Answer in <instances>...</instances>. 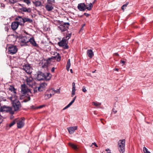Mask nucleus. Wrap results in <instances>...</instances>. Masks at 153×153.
<instances>
[{
    "mask_svg": "<svg viewBox=\"0 0 153 153\" xmlns=\"http://www.w3.org/2000/svg\"><path fill=\"white\" fill-rule=\"evenodd\" d=\"M7 99L11 101L14 111H18L21 107V105L17 96L15 95H12L10 97H8Z\"/></svg>",
    "mask_w": 153,
    "mask_h": 153,
    "instance_id": "obj_1",
    "label": "nucleus"
},
{
    "mask_svg": "<svg viewBox=\"0 0 153 153\" xmlns=\"http://www.w3.org/2000/svg\"><path fill=\"white\" fill-rule=\"evenodd\" d=\"M125 139H123L119 140L118 142V149L120 153H123L125 152Z\"/></svg>",
    "mask_w": 153,
    "mask_h": 153,
    "instance_id": "obj_2",
    "label": "nucleus"
},
{
    "mask_svg": "<svg viewBox=\"0 0 153 153\" xmlns=\"http://www.w3.org/2000/svg\"><path fill=\"white\" fill-rule=\"evenodd\" d=\"M0 111L2 112H5L7 113H9L10 114H14V111L13 110L12 108L11 107L7 106L5 105L1 107Z\"/></svg>",
    "mask_w": 153,
    "mask_h": 153,
    "instance_id": "obj_3",
    "label": "nucleus"
},
{
    "mask_svg": "<svg viewBox=\"0 0 153 153\" xmlns=\"http://www.w3.org/2000/svg\"><path fill=\"white\" fill-rule=\"evenodd\" d=\"M29 38L26 36H22L19 39V42L22 46H26L28 45L27 43L29 42Z\"/></svg>",
    "mask_w": 153,
    "mask_h": 153,
    "instance_id": "obj_4",
    "label": "nucleus"
},
{
    "mask_svg": "<svg viewBox=\"0 0 153 153\" xmlns=\"http://www.w3.org/2000/svg\"><path fill=\"white\" fill-rule=\"evenodd\" d=\"M8 50L9 53L13 55L15 54L17 52L18 49L16 46L10 45L8 47Z\"/></svg>",
    "mask_w": 153,
    "mask_h": 153,
    "instance_id": "obj_5",
    "label": "nucleus"
},
{
    "mask_svg": "<svg viewBox=\"0 0 153 153\" xmlns=\"http://www.w3.org/2000/svg\"><path fill=\"white\" fill-rule=\"evenodd\" d=\"M68 42V41L65 39V38H63L62 40L58 42V44L60 46L63 47L64 48L68 49V48L67 45Z\"/></svg>",
    "mask_w": 153,
    "mask_h": 153,
    "instance_id": "obj_6",
    "label": "nucleus"
},
{
    "mask_svg": "<svg viewBox=\"0 0 153 153\" xmlns=\"http://www.w3.org/2000/svg\"><path fill=\"white\" fill-rule=\"evenodd\" d=\"M30 92V90L27 88V86L25 84L22 85H21V92L22 94H25Z\"/></svg>",
    "mask_w": 153,
    "mask_h": 153,
    "instance_id": "obj_7",
    "label": "nucleus"
},
{
    "mask_svg": "<svg viewBox=\"0 0 153 153\" xmlns=\"http://www.w3.org/2000/svg\"><path fill=\"white\" fill-rule=\"evenodd\" d=\"M23 69L28 74H30L32 72V68L29 64H26L24 65Z\"/></svg>",
    "mask_w": 153,
    "mask_h": 153,
    "instance_id": "obj_8",
    "label": "nucleus"
},
{
    "mask_svg": "<svg viewBox=\"0 0 153 153\" xmlns=\"http://www.w3.org/2000/svg\"><path fill=\"white\" fill-rule=\"evenodd\" d=\"M69 25L68 23H64L63 25L58 26V28L61 30L62 32H64L67 30Z\"/></svg>",
    "mask_w": 153,
    "mask_h": 153,
    "instance_id": "obj_9",
    "label": "nucleus"
},
{
    "mask_svg": "<svg viewBox=\"0 0 153 153\" xmlns=\"http://www.w3.org/2000/svg\"><path fill=\"white\" fill-rule=\"evenodd\" d=\"M16 20L19 25H24V18H22V17L18 16L16 18Z\"/></svg>",
    "mask_w": 153,
    "mask_h": 153,
    "instance_id": "obj_10",
    "label": "nucleus"
},
{
    "mask_svg": "<svg viewBox=\"0 0 153 153\" xmlns=\"http://www.w3.org/2000/svg\"><path fill=\"white\" fill-rule=\"evenodd\" d=\"M26 82L27 84L30 87H32L33 85L34 81L33 80V79L32 77H27L26 79Z\"/></svg>",
    "mask_w": 153,
    "mask_h": 153,
    "instance_id": "obj_11",
    "label": "nucleus"
},
{
    "mask_svg": "<svg viewBox=\"0 0 153 153\" xmlns=\"http://www.w3.org/2000/svg\"><path fill=\"white\" fill-rule=\"evenodd\" d=\"M24 119L22 118L19 120L17 123V126L18 128H20L23 127L24 125Z\"/></svg>",
    "mask_w": 153,
    "mask_h": 153,
    "instance_id": "obj_12",
    "label": "nucleus"
},
{
    "mask_svg": "<svg viewBox=\"0 0 153 153\" xmlns=\"http://www.w3.org/2000/svg\"><path fill=\"white\" fill-rule=\"evenodd\" d=\"M47 84L45 82L41 83L39 86L38 88V90L39 91H42L45 90Z\"/></svg>",
    "mask_w": 153,
    "mask_h": 153,
    "instance_id": "obj_13",
    "label": "nucleus"
},
{
    "mask_svg": "<svg viewBox=\"0 0 153 153\" xmlns=\"http://www.w3.org/2000/svg\"><path fill=\"white\" fill-rule=\"evenodd\" d=\"M78 8L81 11H84L86 9V5L84 3H81L78 4Z\"/></svg>",
    "mask_w": 153,
    "mask_h": 153,
    "instance_id": "obj_14",
    "label": "nucleus"
},
{
    "mask_svg": "<svg viewBox=\"0 0 153 153\" xmlns=\"http://www.w3.org/2000/svg\"><path fill=\"white\" fill-rule=\"evenodd\" d=\"M45 76L44 74L42 72H39L37 74V79L39 81L42 80L44 79Z\"/></svg>",
    "mask_w": 153,
    "mask_h": 153,
    "instance_id": "obj_15",
    "label": "nucleus"
},
{
    "mask_svg": "<svg viewBox=\"0 0 153 153\" xmlns=\"http://www.w3.org/2000/svg\"><path fill=\"white\" fill-rule=\"evenodd\" d=\"M77 129V126H73L67 128L69 133L70 134H73L74 132Z\"/></svg>",
    "mask_w": 153,
    "mask_h": 153,
    "instance_id": "obj_16",
    "label": "nucleus"
},
{
    "mask_svg": "<svg viewBox=\"0 0 153 153\" xmlns=\"http://www.w3.org/2000/svg\"><path fill=\"white\" fill-rule=\"evenodd\" d=\"M19 25L16 22H13L12 23L11 27L13 30H15L17 28Z\"/></svg>",
    "mask_w": 153,
    "mask_h": 153,
    "instance_id": "obj_17",
    "label": "nucleus"
},
{
    "mask_svg": "<svg viewBox=\"0 0 153 153\" xmlns=\"http://www.w3.org/2000/svg\"><path fill=\"white\" fill-rule=\"evenodd\" d=\"M9 91H10L11 92H12L13 94L12 95H16V89H15L13 86L10 85V86L8 88Z\"/></svg>",
    "mask_w": 153,
    "mask_h": 153,
    "instance_id": "obj_18",
    "label": "nucleus"
},
{
    "mask_svg": "<svg viewBox=\"0 0 153 153\" xmlns=\"http://www.w3.org/2000/svg\"><path fill=\"white\" fill-rule=\"evenodd\" d=\"M29 42H30V43L34 46L37 47L38 45L36 44L34 39L32 38H29Z\"/></svg>",
    "mask_w": 153,
    "mask_h": 153,
    "instance_id": "obj_19",
    "label": "nucleus"
},
{
    "mask_svg": "<svg viewBox=\"0 0 153 153\" xmlns=\"http://www.w3.org/2000/svg\"><path fill=\"white\" fill-rule=\"evenodd\" d=\"M21 10L24 12H27L28 13H30L31 11V9L30 8H27L25 7H22L21 8Z\"/></svg>",
    "mask_w": 153,
    "mask_h": 153,
    "instance_id": "obj_20",
    "label": "nucleus"
},
{
    "mask_svg": "<svg viewBox=\"0 0 153 153\" xmlns=\"http://www.w3.org/2000/svg\"><path fill=\"white\" fill-rule=\"evenodd\" d=\"M88 55L90 58H91L94 56V53L92 50H88L87 51Z\"/></svg>",
    "mask_w": 153,
    "mask_h": 153,
    "instance_id": "obj_21",
    "label": "nucleus"
},
{
    "mask_svg": "<svg viewBox=\"0 0 153 153\" xmlns=\"http://www.w3.org/2000/svg\"><path fill=\"white\" fill-rule=\"evenodd\" d=\"M44 74L45 76L44 77V79L47 81L49 80L51 77V74H50L48 73H45Z\"/></svg>",
    "mask_w": 153,
    "mask_h": 153,
    "instance_id": "obj_22",
    "label": "nucleus"
},
{
    "mask_svg": "<svg viewBox=\"0 0 153 153\" xmlns=\"http://www.w3.org/2000/svg\"><path fill=\"white\" fill-rule=\"evenodd\" d=\"M56 56L54 57L56 59V60L58 61H59L61 60V57L60 56L59 53H56Z\"/></svg>",
    "mask_w": 153,
    "mask_h": 153,
    "instance_id": "obj_23",
    "label": "nucleus"
},
{
    "mask_svg": "<svg viewBox=\"0 0 153 153\" xmlns=\"http://www.w3.org/2000/svg\"><path fill=\"white\" fill-rule=\"evenodd\" d=\"M45 8L48 11H50L53 8V7L52 6L48 4L46 5Z\"/></svg>",
    "mask_w": 153,
    "mask_h": 153,
    "instance_id": "obj_24",
    "label": "nucleus"
},
{
    "mask_svg": "<svg viewBox=\"0 0 153 153\" xmlns=\"http://www.w3.org/2000/svg\"><path fill=\"white\" fill-rule=\"evenodd\" d=\"M71 61L70 59H68L67 62V64L66 65V69L68 71H69L70 67L71 66Z\"/></svg>",
    "mask_w": 153,
    "mask_h": 153,
    "instance_id": "obj_25",
    "label": "nucleus"
},
{
    "mask_svg": "<svg viewBox=\"0 0 153 153\" xmlns=\"http://www.w3.org/2000/svg\"><path fill=\"white\" fill-rule=\"evenodd\" d=\"M24 23L26 22L29 23H32L33 22L32 20L28 18H24Z\"/></svg>",
    "mask_w": 153,
    "mask_h": 153,
    "instance_id": "obj_26",
    "label": "nucleus"
},
{
    "mask_svg": "<svg viewBox=\"0 0 153 153\" xmlns=\"http://www.w3.org/2000/svg\"><path fill=\"white\" fill-rule=\"evenodd\" d=\"M69 146L71 147L73 149H77V147L73 143H69Z\"/></svg>",
    "mask_w": 153,
    "mask_h": 153,
    "instance_id": "obj_27",
    "label": "nucleus"
},
{
    "mask_svg": "<svg viewBox=\"0 0 153 153\" xmlns=\"http://www.w3.org/2000/svg\"><path fill=\"white\" fill-rule=\"evenodd\" d=\"M17 119H15L13 121L11 122L9 125V126L10 127H11L13 125H14L17 122Z\"/></svg>",
    "mask_w": 153,
    "mask_h": 153,
    "instance_id": "obj_28",
    "label": "nucleus"
},
{
    "mask_svg": "<svg viewBox=\"0 0 153 153\" xmlns=\"http://www.w3.org/2000/svg\"><path fill=\"white\" fill-rule=\"evenodd\" d=\"M93 7V5L92 3H90L88 5H87V6L86 7V9H87L88 10H90Z\"/></svg>",
    "mask_w": 153,
    "mask_h": 153,
    "instance_id": "obj_29",
    "label": "nucleus"
},
{
    "mask_svg": "<svg viewBox=\"0 0 153 153\" xmlns=\"http://www.w3.org/2000/svg\"><path fill=\"white\" fill-rule=\"evenodd\" d=\"M51 94H46L44 96L45 99L46 100L49 99L51 97Z\"/></svg>",
    "mask_w": 153,
    "mask_h": 153,
    "instance_id": "obj_30",
    "label": "nucleus"
},
{
    "mask_svg": "<svg viewBox=\"0 0 153 153\" xmlns=\"http://www.w3.org/2000/svg\"><path fill=\"white\" fill-rule=\"evenodd\" d=\"M34 4L36 6L38 7V6H39L41 5V3L40 1H36L34 3Z\"/></svg>",
    "mask_w": 153,
    "mask_h": 153,
    "instance_id": "obj_31",
    "label": "nucleus"
},
{
    "mask_svg": "<svg viewBox=\"0 0 153 153\" xmlns=\"http://www.w3.org/2000/svg\"><path fill=\"white\" fill-rule=\"evenodd\" d=\"M128 4V2H127L125 4H124L121 7V9L123 11H124L125 9L127 6Z\"/></svg>",
    "mask_w": 153,
    "mask_h": 153,
    "instance_id": "obj_32",
    "label": "nucleus"
},
{
    "mask_svg": "<svg viewBox=\"0 0 153 153\" xmlns=\"http://www.w3.org/2000/svg\"><path fill=\"white\" fill-rule=\"evenodd\" d=\"M93 105L96 106H99L101 105V103L93 102H92Z\"/></svg>",
    "mask_w": 153,
    "mask_h": 153,
    "instance_id": "obj_33",
    "label": "nucleus"
},
{
    "mask_svg": "<svg viewBox=\"0 0 153 153\" xmlns=\"http://www.w3.org/2000/svg\"><path fill=\"white\" fill-rule=\"evenodd\" d=\"M143 151L144 153H151L148 151V149L145 147H143Z\"/></svg>",
    "mask_w": 153,
    "mask_h": 153,
    "instance_id": "obj_34",
    "label": "nucleus"
},
{
    "mask_svg": "<svg viewBox=\"0 0 153 153\" xmlns=\"http://www.w3.org/2000/svg\"><path fill=\"white\" fill-rule=\"evenodd\" d=\"M71 33H68V35L66 36L65 37H63V38H65V39L68 41V40L71 37Z\"/></svg>",
    "mask_w": 153,
    "mask_h": 153,
    "instance_id": "obj_35",
    "label": "nucleus"
},
{
    "mask_svg": "<svg viewBox=\"0 0 153 153\" xmlns=\"http://www.w3.org/2000/svg\"><path fill=\"white\" fill-rule=\"evenodd\" d=\"M76 89L72 88V91L71 93V97H73L74 95L75 94Z\"/></svg>",
    "mask_w": 153,
    "mask_h": 153,
    "instance_id": "obj_36",
    "label": "nucleus"
},
{
    "mask_svg": "<svg viewBox=\"0 0 153 153\" xmlns=\"http://www.w3.org/2000/svg\"><path fill=\"white\" fill-rule=\"evenodd\" d=\"M22 1L28 5L30 4V1L29 0H22Z\"/></svg>",
    "mask_w": 153,
    "mask_h": 153,
    "instance_id": "obj_37",
    "label": "nucleus"
},
{
    "mask_svg": "<svg viewBox=\"0 0 153 153\" xmlns=\"http://www.w3.org/2000/svg\"><path fill=\"white\" fill-rule=\"evenodd\" d=\"M30 100V97L29 96H28L27 99H24L23 101L25 102H26Z\"/></svg>",
    "mask_w": 153,
    "mask_h": 153,
    "instance_id": "obj_38",
    "label": "nucleus"
},
{
    "mask_svg": "<svg viewBox=\"0 0 153 153\" xmlns=\"http://www.w3.org/2000/svg\"><path fill=\"white\" fill-rule=\"evenodd\" d=\"M31 108L33 110L37 109V107H36L34 105H32L31 106Z\"/></svg>",
    "mask_w": 153,
    "mask_h": 153,
    "instance_id": "obj_39",
    "label": "nucleus"
},
{
    "mask_svg": "<svg viewBox=\"0 0 153 153\" xmlns=\"http://www.w3.org/2000/svg\"><path fill=\"white\" fill-rule=\"evenodd\" d=\"M53 91H55L56 93H60V91L59 89H57L56 90H54V89L53 88H52L51 89Z\"/></svg>",
    "mask_w": 153,
    "mask_h": 153,
    "instance_id": "obj_40",
    "label": "nucleus"
},
{
    "mask_svg": "<svg viewBox=\"0 0 153 153\" xmlns=\"http://www.w3.org/2000/svg\"><path fill=\"white\" fill-rule=\"evenodd\" d=\"M45 105H40L39 106L37 107V109L42 108L43 107H45Z\"/></svg>",
    "mask_w": 153,
    "mask_h": 153,
    "instance_id": "obj_41",
    "label": "nucleus"
},
{
    "mask_svg": "<svg viewBox=\"0 0 153 153\" xmlns=\"http://www.w3.org/2000/svg\"><path fill=\"white\" fill-rule=\"evenodd\" d=\"M75 82H73L72 83V88L74 89H75Z\"/></svg>",
    "mask_w": 153,
    "mask_h": 153,
    "instance_id": "obj_42",
    "label": "nucleus"
},
{
    "mask_svg": "<svg viewBox=\"0 0 153 153\" xmlns=\"http://www.w3.org/2000/svg\"><path fill=\"white\" fill-rule=\"evenodd\" d=\"M71 105L68 104L67 105L66 107H65L63 109V110H64L67 108L68 107H69Z\"/></svg>",
    "mask_w": 153,
    "mask_h": 153,
    "instance_id": "obj_43",
    "label": "nucleus"
},
{
    "mask_svg": "<svg viewBox=\"0 0 153 153\" xmlns=\"http://www.w3.org/2000/svg\"><path fill=\"white\" fill-rule=\"evenodd\" d=\"M82 91L84 92H85L87 91V90L84 87L83 88H82Z\"/></svg>",
    "mask_w": 153,
    "mask_h": 153,
    "instance_id": "obj_44",
    "label": "nucleus"
},
{
    "mask_svg": "<svg viewBox=\"0 0 153 153\" xmlns=\"http://www.w3.org/2000/svg\"><path fill=\"white\" fill-rule=\"evenodd\" d=\"M17 0H10V1L11 2L14 3L17 2Z\"/></svg>",
    "mask_w": 153,
    "mask_h": 153,
    "instance_id": "obj_45",
    "label": "nucleus"
},
{
    "mask_svg": "<svg viewBox=\"0 0 153 153\" xmlns=\"http://www.w3.org/2000/svg\"><path fill=\"white\" fill-rule=\"evenodd\" d=\"M37 90H38V88L37 87L35 88L34 89V92L35 93V92H37Z\"/></svg>",
    "mask_w": 153,
    "mask_h": 153,
    "instance_id": "obj_46",
    "label": "nucleus"
},
{
    "mask_svg": "<svg viewBox=\"0 0 153 153\" xmlns=\"http://www.w3.org/2000/svg\"><path fill=\"white\" fill-rule=\"evenodd\" d=\"M74 100H73L69 104L70 105H71L74 102Z\"/></svg>",
    "mask_w": 153,
    "mask_h": 153,
    "instance_id": "obj_47",
    "label": "nucleus"
},
{
    "mask_svg": "<svg viewBox=\"0 0 153 153\" xmlns=\"http://www.w3.org/2000/svg\"><path fill=\"white\" fill-rule=\"evenodd\" d=\"M84 15L87 17H88L89 15V14L87 13H84Z\"/></svg>",
    "mask_w": 153,
    "mask_h": 153,
    "instance_id": "obj_48",
    "label": "nucleus"
},
{
    "mask_svg": "<svg viewBox=\"0 0 153 153\" xmlns=\"http://www.w3.org/2000/svg\"><path fill=\"white\" fill-rule=\"evenodd\" d=\"M14 117L13 115V114H11V115L10 116V119H13L14 118Z\"/></svg>",
    "mask_w": 153,
    "mask_h": 153,
    "instance_id": "obj_49",
    "label": "nucleus"
},
{
    "mask_svg": "<svg viewBox=\"0 0 153 153\" xmlns=\"http://www.w3.org/2000/svg\"><path fill=\"white\" fill-rule=\"evenodd\" d=\"M54 70H55V68L53 67V68H52V69L51 70V71L52 72H53L54 71Z\"/></svg>",
    "mask_w": 153,
    "mask_h": 153,
    "instance_id": "obj_50",
    "label": "nucleus"
},
{
    "mask_svg": "<svg viewBox=\"0 0 153 153\" xmlns=\"http://www.w3.org/2000/svg\"><path fill=\"white\" fill-rule=\"evenodd\" d=\"M114 56H118L119 55V54L117 53H115L114 54Z\"/></svg>",
    "mask_w": 153,
    "mask_h": 153,
    "instance_id": "obj_51",
    "label": "nucleus"
},
{
    "mask_svg": "<svg viewBox=\"0 0 153 153\" xmlns=\"http://www.w3.org/2000/svg\"><path fill=\"white\" fill-rule=\"evenodd\" d=\"M92 144L94 145L96 147H97V145L96 143H92Z\"/></svg>",
    "mask_w": 153,
    "mask_h": 153,
    "instance_id": "obj_52",
    "label": "nucleus"
},
{
    "mask_svg": "<svg viewBox=\"0 0 153 153\" xmlns=\"http://www.w3.org/2000/svg\"><path fill=\"white\" fill-rule=\"evenodd\" d=\"M121 63L122 64H124V63H125V62L123 61H122V60H121Z\"/></svg>",
    "mask_w": 153,
    "mask_h": 153,
    "instance_id": "obj_53",
    "label": "nucleus"
},
{
    "mask_svg": "<svg viewBox=\"0 0 153 153\" xmlns=\"http://www.w3.org/2000/svg\"><path fill=\"white\" fill-rule=\"evenodd\" d=\"M48 2L49 4H51V1L50 0H48Z\"/></svg>",
    "mask_w": 153,
    "mask_h": 153,
    "instance_id": "obj_54",
    "label": "nucleus"
},
{
    "mask_svg": "<svg viewBox=\"0 0 153 153\" xmlns=\"http://www.w3.org/2000/svg\"><path fill=\"white\" fill-rule=\"evenodd\" d=\"M114 70L118 71V69L117 68H115L114 69Z\"/></svg>",
    "mask_w": 153,
    "mask_h": 153,
    "instance_id": "obj_55",
    "label": "nucleus"
},
{
    "mask_svg": "<svg viewBox=\"0 0 153 153\" xmlns=\"http://www.w3.org/2000/svg\"><path fill=\"white\" fill-rule=\"evenodd\" d=\"M76 96H75L73 98V100H74L75 101V100L76 99Z\"/></svg>",
    "mask_w": 153,
    "mask_h": 153,
    "instance_id": "obj_56",
    "label": "nucleus"
},
{
    "mask_svg": "<svg viewBox=\"0 0 153 153\" xmlns=\"http://www.w3.org/2000/svg\"><path fill=\"white\" fill-rule=\"evenodd\" d=\"M70 71L71 73H73V71L72 69H70Z\"/></svg>",
    "mask_w": 153,
    "mask_h": 153,
    "instance_id": "obj_57",
    "label": "nucleus"
},
{
    "mask_svg": "<svg viewBox=\"0 0 153 153\" xmlns=\"http://www.w3.org/2000/svg\"><path fill=\"white\" fill-rule=\"evenodd\" d=\"M109 149H107L105 150V151H109Z\"/></svg>",
    "mask_w": 153,
    "mask_h": 153,
    "instance_id": "obj_58",
    "label": "nucleus"
},
{
    "mask_svg": "<svg viewBox=\"0 0 153 153\" xmlns=\"http://www.w3.org/2000/svg\"><path fill=\"white\" fill-rule=\"evenodd\" d=\"M85 25V24L82 25V28H83V27H84Z\"/></svg>",
    "mask_w": 153,
    "mask_h": 153,
    "instance_id": "obj_59",
    "label": "nucleus"
},
{
    "mask_svg": "<svg viewBox=\"0 0 153 153\" xmlns=\"http://www.w3.org/2000/svg\"><path fill=\"white\" fill-rule=\"evenodd\" d=\"M117 112V111H114V112L115 113H116Z\"/></svg>",
    "mask_w": 153,
    "mask_h": 153,
    "instance_id": "obj_60",
    "label": "nucleus"
},
{
    "mask_svg": "<svg viewBox=\"0 0 153 153\" xmlns=\"http://www.w3.org/2000/svg\"><path fill=\"white\" fill-rule=\"evenodd\" d=\"M83 28H82H82H81V29L82 30L83 29Z\"/></svg>",
    "mask_w": 153,
    "mask_h": 153,
    "instance_id": "obj_61",
    "label": "nucleus"
},
{
    "mask_svg": "<svg viewBox=\"0 0 153 153\" xmlns=\"http://www.w3.org/2000/svg\"><path fill=\"white\" fill-rule=\"evenodd\" d=\"M92 145H91L90 146L91 147L92 146Z\"/></svg>",
    "mask_w": 153,
    "mask_h": 153,
    "instance_id": "obj_62",
    "label": "nucleus"
},
{
    "mask_svg": "<svg viewBox=\"0 0 153 153\" xmlns=\"http://www.w3.org/2000/svg\"><path fill=\"white\" fill-rule=\"evenodd\" d=\"M107 153H111V152H108Z\"/></svg>",
    "mask_w": 153,
    "mask_h": 153,
    "instance_id": "obj_63",
    "label": "nucleus"
},
{
    "mask_svg": "<svg viewBox=\"0 0 153 153\" xmlns=\"http://www.w3.org/2000/svg\"><path fill=\"white\" fill-rule=\"evenodd\" d=\"M92 72L93 73H94L95 72V71H93Z\"/></svg>",
    "mask_w": 153,
    "mask_h": 153,
    "instance_id": "obj_64",
    "label": "nucleus"
}]
</instances>
